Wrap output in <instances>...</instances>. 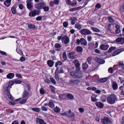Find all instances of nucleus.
<instances>
[{"instance_id":"nucleus-18","label":"nucleus","mask_w":124,"mask_h":124,"mask_svg":"<svg viewBox=\"0 0 124 124\" xmlns=\"http://www.w3.org/2000/svg\"><path fill=\"white\" fill-rule=\"evenodd\" d=\"M28 92L26 91V90H25L23 93L22 97L23 98H25L27 99L28 98Z\"/></svg>"},{"instance_id":"nucleus-50","label":"nucleus","mask_w":124,"mask_h":124,"mask_svg":"<svg viewBox=\"0 0 124 124\" xmlns=\"http://www.w3.org/2000/svg\"><path fill=\"white\" fill-rule=\"evenodd\" d=\"M41 108L42 110L43 111H47V108L43 106H42L41 107Z\"/></svg>"},{"instance_id":"nucleus-34","label":"nucleus","mask_w":124,"mask_h":124,"mask_svg":"<svg viewBox=\"0 0 124 124\" xmlns=\"http://www.w3.org/2000/svg\"><path fill=\"white\" fill-rule=\"evenodd\" d=\"M76 71H72L70 73V74L72 77L76 78V77H75V76H76Z\"/></svg>"},{"instance_id":"nucleus-60","label":"nucleus","mask_w":124,"mask_h":124,"mask_svg":"<svg viewBox=\"0 0 124 124\" xmlns=\"http://www.w3.org/2000/svg\"><path fill=\"white\" fill-rule=\"evenodd\" d=\"M88 2V1L87 0H86L84 2V5L82 6H81V8L82 9V8L84 7L87 4Z\"/></svg>"},{"instance_id":"nucleus-19","label":"nucleus","mask_w":124,"mask_h":124,"mask_svg":"<svg viewBox=\"0 0 124 124\" xmlns=\"http://www.w3.org/2000/svg\"><path fill=\"white\" fill-rule=\"evenodd\" d=\"M54 101L52 100H50L49 102V106L51 108H53L54 107Z\"/></svg>"},{"instance_id":"nucleus-59","label":"nucleus","mask_w":124,"mask_h":124,"mask_svg":"<svg viewBox=\"0 0 124 124\" xmlns=\"http://www.w3.org/2000/svg\"><path fill=\"white\" fill-rule=\"evenodd\" d=\"M69 84L71 85H75L74 80H72L70 81L69 82Z\"/></svg>"},{"instance_id":"nucleus-49","label":"nucleus","mask_w":124,"mask_h":124,"mask_svg":"<svg viewBox=\"0 0 124 124\" xmlns=\"http://www.w3.org/2000/svg\"><path fill=\"white\" fill-rule=\"evenodd\" d=\"M69 41L70 39L69 37H68L65 40H64L63 42H64L65 44H67L69 43Z\"/></svg>"},{"instance_id":"nucleus-30","label":"nucleus","mask_w":124,"mask_h":124,"mask_svg":"<svg viewBox=\"0 0 124 124\" xmlns=\"http://www.w3.org/2000/svg\"><path fill=\"white\" fill-rule=\"evenodd\" d=\"M55 47L59 48L58 49H56L57 51H59V49L62 47V46L59 43H56L55 45Z\"/></svg>"},{"instance_id":"nucleus-24","label":"nucleus","mask_w":124,"mask_h":124,"mask_svg":"<svg viewBox=\"0 0 124 124\" xmlns=\"http://www.w3.org/2000/svg\"><path fill=\"white\" fill-rule=\"evenodd\" d=\"M97 96L95 94L93 95L91 97V99L92 101L96 102L98 101L97 99L96 98Z\"/></svg>"},{"instance_id":"nucleus-48","label":"nucleus","mask_w":124,"mask_h":124,"mask_svg":"<svg viewBox=\"0 0 124 124\" xmlns=\"http://www.w3.org/2000/svg\"><path fill=\"white\" fill-rule=\"evenodd\" d=\"M108 20H109V22L110 23H113L114 22V20L110 17H108Z\"/></svg>"},{"instance_id":"nucleus-45","label":"nucleus","mask_w":124,"mask_h":124,"mask_svg":"<svg viewBox=\"0 0 124 124\" xmlns=\"http://www.w3.org/2000/svg\"><path fill=\"white\" fill-rule=\"evenodd\" d=\"M13 60H14L16 61H18L20 60V61L21 62H23L25 61V58H24V57H22L20 58L19 60H15L14 59H13Z\"/></svg>"},{"instance_id":"nucleus-33","label":"nucleus","mask_w":124,"mask_h":124,"mask_svg":"<svg viewBox=\"0 0 124 124\" xmlns=\"http://www.w3.org/2000/svg\"><path fill=\"white\" fill-rule=\"evenodd\" d=\"M31 109L33 111L37 112H39L40 110V109L39 108H33Z\"/></svg>"},{"instance_id":"nucleus-54","label":"nucleus","mask_w":124,"mask_h":124,"mask_svg":"<svg viewBox=\"0 0 124 124\" xmlns=\"http://www.w3.org/2000/svg\"><path fill=\"white\" fill-rule=\"evenodd\" d=\"M27 99L26 98L24 99L19 101V103L21 104H23L26 101Z\"/></svg>"},{"instance_id":"nucleus-7","label":"nucleus","mask_w":124,"mask_h":124,"mask_svg":"<svg viewBox=\"0 0 124 124\" xmlns=\"http://www.w3.org/2000/svg\"><path fill=\"white\" fill-rule=\"evenodd\" d=\"M46 6V4L44 3H42L36 4L35 5V7L37 9H40L43 8V7Z\"/></svg>"},{"instance_id":"nucleus-51","label":"nucleus","mask_w":124,"mask_h":124,"mask_svg":"<svg viewBox=\"0 0 124 124\" xmlns=\"http://www.w3.org/2000/svg\"><path fill=\"white\" fill-rule=\"evenodd\" d=\"M24 90H26V91L27 92H29L30 90V86L28 85H27L25 88V89H24Z\"/></svg>"},{"instance_id":"nucleus-20","label":"nucleus","mask_w":124,"mask_h":124,"mask_svg":"<svg viewBox=\"0 0 124 124\" xmlns=\"http://www.w3.org/2000/svg\"><path fill=\"white\" fill-rule=\"evenodd\" d=\"M14 76V74L13 73H9L7 75V78L9 79L12 78Z\"/></svg>"},{"instance_id":"nucleus-63","label":"nucleus","mask_w":124,"mask_h":124,"mask_svg":"<svg viewBox=\"0 0 124 124\" xmlns=\"http://www.w3.org/2000/svg\"><path fill=\"white\" fill-rule=\"evenodd\" d=\"M17 52L19 54H23V52L20 49H19L18 51H17Z\"/></svg>"},{"instance_id":"nucleus-44","label":"nucleus","mask_w":124,"mask_h":124,"mask_svg":"<svg viewBox=\"0 0 124 124\" xmlns=\"http://www.w3.org/2000/svg\"><path fill=\"white\" fill-rule=\"evenodd\" d=\"M28 28L30 29H33L35 28V26L32 24H30L28 25Z\"/></svg>"},{"instance_id":"nucleus-13","label":"nucleus","mask_w":124,"mask_h":124,"mask_svg":"<svg viewBox=\"0 0 124 124\" xmlns=\"http://www.w3.org/2000/svg\"><path fill=\"white\" fill-rule=\"evenodd\" d=\"M68 117L72 118L74 116L75 114L73 112H71L70 109H69L68 112Z\"/></svg>"},{"instance_id":"nucleus-38","label":"nucleus","mask_w":124,"mask_h":124,"mask_svg":"<svg viewBox=\"0 0 124 124\" xmlns=\"http://www.w3.org/2000/svg\"><path fill=\"white\" fill-rule=\"evenodd\" d=\"M62 55L63 59L65 60H66L67 59V57L66 52L65 51L63 53Z\"/></svg>"},{"instance_id":"nucleus-57","label":"nucleus","mask_w":124,"mask_h":124,"mask_svg":"<svg viewBox=\"0 0 124 124\" xmlns=\"http://www.w3.org/2000/svg\"><path fill=\"white\" fill-rule=\"evenodd\" d=\"M74 80L75 85H78L80 82V80Z\"/></svg>"},{"instance_id":"nucleus-14","label":"nucleus","mask_w":124,"mask_h":124,"mask_svg":"<svg viewBox=\"0 0 124 124\" xmlns=\"http://www.w3.org/2000/svg\"><path fill=\"white\" fill-rule=\"evenodd\" d=\"M11 0H6L4 2V4L7 7H9L11 4Z\"/></svg>"},{"instance_id":"nucleus-32","label":"nucleus","mask_w":124,"mask_h":124,"mask_svg":"<svg viewBox=\"0 0 124 124\" xmlns=\"http://www.w3.org/2000/svg\"><path fill=\"white\" fill-rule=\"evenodd\" d=\"M116 47L111 46L110 47L107 51L109 53H110L112 51L115 50L116 49Z\"/></svg>"},{"instance_id":"nucleus-37","label":"nucleus","mask_w":124,"mask_h":124,"mask_svg":"<svg viewBox=\"0 0 124 124\" xmlns=\"http://www.w3.org/2000/svg\"><path fill=\"white\" fill-rule=\"evenodd\" d=\"M67 97L69 99L72 100L74 98L73 96L71 94H68L67 95Z\"/></svg>"},{"instance_id":"nucleus-39","label":"nucleus","mask_w":124,"mask_h":124,"mask_svg":"<svg viewBox=\"0 0 124 124\" xmlns=\"http://www.w3.org/2000/svg\"><path fill=\"white\" fill-rule=\"evenodd\" d=\"M93 31L96 32H99L100 31V30L98 28L95 27H91V28Z\"/></svg>"},{"instance_id":"nucleus-58","label":"nucleus","mask_w":124,"mask_h":124,"mask_svg":"<svg viewBox=\"0 0 124 124\" xmlns=\"http://www.w3.org/2000/svg\"><path fill=\"white\" fill-rule=\"evenodd\" d=\"M12 13L13 14H15L16 13V9L13 7L11 9Z\"/></svg>"},{"instance_id":"nucleus-55","label":"nucleus","mask_w":124,"mask_h":124,"mask_svg":"<svg viewBox=\"0 0 124 124\" xmlns=\"http://www.w3.org/2000/svg\"><path fill=\"white\" fill-rule=\"evenodd\" d=\"M68 25V23L66 21L64 22L63 23V26L65 28L67 27Z\"/></svg>"},{"instance_id":"nucleus-52","label":"nucleus","mask_w":124,"mask_h":124,"mask_svg":"<svg viewBox=\"0 0 124 124\" xmlns=\"http://www.w3.org/2000/svg\"><path fill=\"white\" fill-rule=\"evenodd\" d=\"M121 37H118L116 39V41L117 43H121Z\"/></svg>"},{"instance_id":"nucleus-3","label":"nucleus","mask_w":124,"mask_h":124,"mask_svg":"<svg viewBox=\"0 0 124 124\" xmlns=\"http://www.w3.org/2000/svg\"><path fill=\"white\" fill-rule=\"evenodd\" d=\"M79 32L82 35H86L92 34V33L91 32V31L86 29H82L79 31Z\"/></svg>"},{"instance_id":"nucleus-17","label":"nucleus","mask_w":124,"mask_h":124,"mask_svg":"<svg viewBox=\"0 0 124 124\" xmlns=\"http://www.w3.org/2000/svg\"><path fill=\"white\" fill-rule=\"evenodd\" d=\"M118 87V84L116 83V82L115 81L113 82L112 85L113 89L114 90H115L117 89Z\"/></svg>"},{"instance_id":"nucleus-31","label":"nucleus","mask_w":124,"mask_h":124,"mask_svg":"<svg viewBox=\"0 0 124 124\" xmlns=\"http://www.w3.org/2000/svg\"><path fill=\"white\" fill-rule=\"evenodd\" d=\"M66 95L65 94H62L59 95V96L60 99L61 100H64L65 99V97Z\"/></svg>"},{"instance_id":"nucleus-27","label":"nucleus","mask_w":124,"mask_h":124,"mask_svg":"<svg viewBox=\"0 0 124 124\" xmlns=\"http://www.w3.org/2000/svg\"><path fill=\"white\" fill-rule=\"evenodd\" d=\"M76 50L78 52H82L83 50V48L80 46H78L76 47Z\"/></svg>"},{"instance_id":"nucleus-16","label":"nucleus","mask_w":124,"mask_h":124,"mask_svg":"<svg viewBox=\"0 0 124 124\" xmlns=\"http://www.w3.org/2000/svg\"><path fill=\"white\" fill-rule=\"evenodd\" d=\"M81 6H79L77 7L70 8L69 9V11L70 12H73L74 11L79 10L81 9Z\"/></svg>"},{"instance_id":"nucleus-62","label":"nucleus","mask_w":124,"mask_h":124,"mask_svg":"<svg viewBox=\"0 0 124 124\" xmlns=\"http://www.w3.org/2000/svg\"><path fill=\"white\" fill-rule=\"evenodd\" d=\"M50 87L52 92L53 93H54V87L52 85H50Z\"/></svg>"},{"instance_id":"nucleus-23","label":"nucleus","mask_w":124,"mask_h":124,"mask_svg":"<svg viewBox=\"0 0 124 124\" xmlns=\"http://www.w3.org/2000/svg\"><path fill=\"white\" fill-rule=\"evenodd\" d=\"M7 95L8 98L11 100H14V98L10 93V91H8L6 93Z\"/></svg>"},{"instance_id":"nucleus-9","label":"nucleus","mask_w":124,"mask_h":124,"mask_svg":"<svg viewBox=\"0 0 124 124\" xmlns=\"http://www.w3.org/2000/svg\"><path fill=\"white\" fill-rule=\"evenodd\" d=\"M27 6V8L29 10L32 7V2L30 1L27 0L26 1Z\"/></svg>"},{"instance_id":"nucleus-56","label":"nucleus","mask_w":124,"mask_h":124,"mask_svg":"<svg viewBox=\"0 0 124 124\" xmlns=\"http://www.w3.org/2000/svg\"><path fill=\"white\" fill-rule=\"evenodd\" d=\"M116 52H117L118 54H119L121 52H122L123 51V49H118L116 50Z\"/></svg>"},{"instance_id":"nucleus-47","label":"nucleus","mask_w":124,"mask_h":124,"mask_svg":"<svg viewBox=\"0 0 124 124\" xmlns=\"http://www.w3.org/2000/svg\"><path fill=\"white\" fill-rule=\"evenodd\" d=\"M69 20L71 21H75L77 20V19L75 17H70V19H69Z\"/></svg>"},{"instance_id":"nucleus-35","label":"nucleus","mask_w":124,"mask_h":124,"mask_svg":"<svg viewBox=\"0 0 124 124\" xmlns=\"http://www.w3.org/2000/svg\"><path fill=\"white\" fill-rule=\"evenodd\" d=\"M75 27L77 29L79 30L82 27L81 25L79 23H77L75 25Z\"/></svg>"},{"instance_id":"nucleus-26","label":"nucleus","mask_w":124,"mask_h":124,"mask_svg":"<svg viewBox=\"0 0 124 124\" xmlns=\"http://www.w3.org/2000/svg\"><path fill=\"white\" fill-rule=\"evenodd\" d=\"M88 67V66L86 62H85L83 64L82 68L84 70H86Z\"/></svg>"},{"instance_id":"nucleus-41","label":"nucleus","mask_w":124,"mask_h":124,"mask_svg":"<svg viewBox=\"0 0 124 124\" xmlns=\"http://www.w3.org/2000/svg\"><path fill=\"white\" fill-rule=\"evenodd\" d=\"M107 78H105L100 79H99V81L102 82H104L107 81Z\"/></svg>"},{"instance_id":"nucleus-36","label":"nucleus","mask_w":124,"mask_h":124,"mask_svg":"<svg viewBox=\"0 0 124 124\" xmlns=\"http://www.w3.org/2000/svg\"><path fill=\"white\" fill-rule=\"evenodd\" d=\"M74 63L76 67H80V65L79 62L76 60H75V61Z\"/></svg>"},{"instance_id":"nucleus-11","label":"nucleus","mask_w":124,"mask_h":124,"mask_svg":"<svg viewBox=\"0 0 124 124\" xmlns=\"http://www.w3.org/2000/svg\"><path fill=\"white\" fill-rule=\"evenodd\" d=\"M95 104L97 107L101 108H103L104 106V104L100 102H96L95 103Z\"/></svg>"},{"instance_id":"nucleus-8","label":"nucleus","mask_w":124,"mask_h":124,"mask_svg":"<svg viewBox=\"0 0 124 124\" xmlns=\"http://www.w3.org/2000/svg\"><path fill=\"white\" fill-rule=\"evenodd\" d=\"M109 47V46L108 45H105L103 44H101L100 46V49L104 50H107Z\"/></svg>"},{"instance_id":"nucleus-6","label":"nucleus","mask_w":124,"mask_h":124,"mask_svg":"<svg viewBox=\"0 0 124 124\" xmlns=\"http://www.w3.org/2000/svg\"><path fill=\"white\" fill-rule=\"evenodd\" d=\"M68 37V36L67 35H65L63 36V34H62L61 36H58L57 38L59 40H61L62 42L63 43L64 40Z\"/></svg>"},{"instance_id":"nucleus-53","label":"nucleus","mask_w":124,"mask_h":124,"mask_svg":"<svg viewBox=\"0 0 124 124\" xmlns=\"http://www.w3.org/2000/svg\"><path fill=\"white\" fill-rule=\"evenodd\" d=\"M43 8L44 11H48L49 9V7H48L46 6V5L44 6L43 7Z\"/></svg>"},{"instance_id":"nucleus-28","label":"nucleus","mask_w":124,"mask_h":124,"mask_svg":"<svg viewBox=\"0 0 124 124\" xmlns=\"http://www.w3.org/2000/svg\"><path fill=\"white\" fill-rule=\"evenodd\" d=\"M47 64L50 67H52L54 65V62L52 60H48L47 62Z\"/></svg>"},{"instance_id":"nucleus-12","label":"nucleus","mask_w":124,"mask_h":124,"mask_svg":"<svg viewBox=\"0 0 124 124\" xmlns=\"http://www.w3.org/2000/svg\"><path fill=\"white\" fill-rule=\"evenodd\" d=\"M95 60L100 64H103L105 62V60L98 57L95 58Z\"/></svg>"},{"instance_id":"nucleus-5","label":"nucleus","mask_w":124,"mask_h":124,"mask_svg":"<svg viewBox=\"0 0 124 124\" xmlns=\"http://www.w3.org/2000/svg\"><path fill=\"white\" fill-rule=\"evenodd\" d=\"M39 10L35 9L32 12H30L29 13V15L31 17L34 16L36 15H39Z\"/></svg>"},{"instance_id":"nucleus-4","label":"nucleus","mask_w":124,"mask_h":124,"mask_svg":"<svg viewBox=\"0 0 124 124\" xmlns=\"http://www.w3.org/2000/svg\"><path fill=\"white\" fill-rule=\"evenodd\" d=\"M101 122L103 124H108V123H111V120L107 117H104L103 118L101 119Z\"/></svg>"},{"instance_id":"nucleus-10","label":"nucleus","mask_w":124,"mask_h":124,"mask_svg":"<svg viewBox=\"0 0 124 124\" xmlns=\"http://www.w3.org/2000/svg\"><path fill=\"white\" fill-rule=\"evenodd\" d=\"M88 49L90 50H93L95 49L94 47V44L93 42H90L88 45Z\"/></svg>"},{"instance_id":"nucleus-29","label":"nucleus","mask_w":124,"mask_h":124,"mask_svg":"<svg viewBox=\"0 0 124 124\" xmlns=\"http://www.w3.org/2000/svg\"><path fill=\"white\" fill-rule=\"evenodd\" d=\"M13 85V83L12 82H10L9 83V84L8 86H7L5 89L6 91H8V88L9 87H11Z\"/></svg>"},{"instance_id":"nucleus-40","label":"nucleus","mask_w":124,"mask_h":124,"mask_svg":"<svg viewBox=\"0 0 124 124\" xmlns=\"http://www.w3.org/2000/svg\"><path fill=\"white\" fill-rule=\"evenodd\" d=\"M62 62L60 61H58L55 63V66L57 67L58 65H62Z\"/></svg>"},{"instance_id":"nucleus-25","label":"nucleus","mask_w":124,"mask_h":124,"mask_svg":"<svg viewBox=\"0 0 124 124\" xmlns=\"http://www.w3.org/2000/svg\"><path fill=\"white\" fill-rule=\"evenodd\" d=\"M115 28H116L115 30V32L116 33H119L120 32V27L118 25H116L115 26Z\"/></svg>"},{"instance_id":"nucleus-22","label":"nucleus","mask_w":124,"mask_h":124,"mask_svg":"<svg viewBox=\"0 0 124 124\" xmlns=\"http://www.w3.org/2000/svg\"><path fill=\"white\" fill-rule=\"evenodd\" d=\"M36 122H38L40 124H46V123L41 119L38 118L36 120Z\"/></svg>"},{"instance_id":"nucleus-42","label":"nucleus","mask_w":124,"mask_h":124,"mask_svg":"<svg viewBox=\"0 0 124 124\" xmlns=\"http://www.w3.org/2000/svg\"><path fill=\"white\" fill-rule=\"evenodd\" d=\"M102 6V5H101L99 3H97V4L95 6V8H100ZM98 9L96 10V8L95 9V11L96 10H97Z\"/></svg>"},{"instance_id":"nucleus-1","label":"nucleus","mask_w":124,"mask_h":124,"mask_svg":"<svg viewBox=\"0 0 124 124\" xmlns=\"http://www.w3.org/2000/svg\"><path fill=\"white\" fill-rule=\"evenodd\" d=\"M117 99L116 95L114 94H111L108 97L107 101L108 103L113 104L116 103V101H117Z\"/></svg>"},{"instance_id":"nucleus-61","label":"nucleus","mask_w":124,"mask_h":124,"mask_svg":"<svg viewBox=\"0 0 124 124\" xmlns=\"http://www.w3.org/2000/svg\"><path fill=\"white\" fill-rule=\"evenodd\" d=\"M108 72H109L112 73L113 72V70L112 68L110 67L108 69Z\"/></svg>"},{"instance_id":"nucleus-21","label":"nucleus","mask_w":124,"mask_h":124,"mask_svg":"<svg viewBox=\"0 0 124 124\" xmlns=\"http://www.w3.org/2000/svg\"><path fill=\"white\" fill-rule=\"evenodd\" d=\"M107 100V96L105 95H102L101 97V101L103 102H105L106 101V100Z\"/></svg>"},{"instance_id":"nucleus-46","label":"nucleus","mask_w":124,"mask_h":124,"mask_svg":"<svg viewBox=\"0 0 124 124\" xmlns=\"http://www.w3.org/2000/svg\"><path fill=\"white\" fill-rule=\"evenodd\" d=\"M92 59L91 57H89L87 59V61L89 64H91V61Z\"/></svg>"},{"instance_id":"nucleus-64","label":"nucleus","mask_w":124,"mask_h":124,"mask_svg":"<svg viewBox=\"0 0 124 124\" xmlns=\"http://www.w3.org/2000/svg\"><path fill=\"white\" fill-rule=\"evenodd\" d=\"M39 92L41 94H43L44 93V91L43 90V89L42 88H41L40 90H39Z\"/></svg>"},{"instance_id":"nucleus-43","label":"nucleus","mask_w":124,"mask_h":124,"mask_svg":"<svg viewBox=\"0 0 124 124\" xmlns=\"http://www.w3.org/2000/svg\"><path fill=\"white\" fill-rule=\"evenodd\" d=\"M60 109L57 106L55 108V112L56 113H59L60 111Z\"/></svg>"},{"instance_id":"nucleus-15","label":"nucleus","mask_w":124,"mask_h":124,"mask_svg":"<svg viewBox=\"0 0 124 124\" xmlns=\"http://www.w3.org/2000/svg\"><path fill=\"white\" fill-rule=\"evenodd\" d=\"M76 73H77L76 75L75 76V77H76V78H80L82 77L83 75L81 71H76Z\"/></svg>"},{"instance_id":"nucleus-2","label":"nucleus","mask_w":124,"mask_h":124,"mask_svg":"<svg viewBox=\"0 0 124 124\" xmlns=\"http://www.w3.org/2000/svg\"><path fill=\"white\" fill-rule=\"evenodd\" d=\"M76 42L77 45H79L81 43V45L86 46L87 44L86 40L83 38H81L80 39H77L76 40Z\"/></svg>"}]
</instances>
